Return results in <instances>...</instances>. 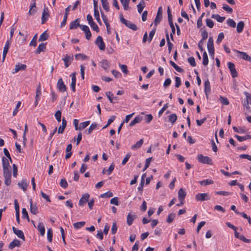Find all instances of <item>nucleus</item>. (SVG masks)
<instances>
[{
	"instance_id": "nucleus-27",
	"label": "nucleus",
	"mask_w": 251,
	"mask_h": 251,
	"mask_svg": "<svg viewBox=\"0 0 251 251\" xmlns=\"http://www.w3.org/2000/svg\"><path fill=\"white\" fill-rule=\"evenodd\" d=\"M136 215H131L130 213H129L127 216V224L128 226H131L134 220L136 219Z\"/></svg>"
},
{
	"instance_id": "nucleus-19",
	"label": "nucleus",
	"mask_w": 251,
	"mask_h": 251,
	"mask_svg": "<svg viewBox=\"0 0 251 251\" xmlns=\"http://www.w3.org/2000/svg\"><path fill=\"white\" fill-rule=\"evenodd\" d=\"M26 68V66L25 64H20L18 63L16 65L15 68L13 71H12V74H15L18 72L20 71L25 70Z\"/></svg>"
},
{
	"instance_id": "nucleus-4",
	"label": "nucleus",
	"mask_w": 251,
	"mask_h": 251,
	"mask_svg": "<svg viewBox=\"0 0 251 251\" xmlns=\"http://www.w3.org/2000/svg\"><path fill=\"white\" fill-rule=\"evenodd\" d=\"M87 20L90 26L94 31H96L97 32H99L100 31L99 27L93 21V18L90 14H88L87 15Z\"/></svg>"
},
{
	"instance_id": "nucleus-40",
	"label": "nucleus",
	"mask_w": 251,
	"mask_h": 251,
	"mask_svg": "<svg viewBox=\"0 0 251 251\" xmlns=\"http://www.w3.org/2000/svg\"><path fill=\"white\" fill-rule=\"evenodd\" d=\"M170 64L174 68V69L177 72L179 73H182L184 71L183 69L180 68L179 66H178L175 62L172 61H170Z\"/></svg>"
},
{
	"instance_id": "nucleus-51",
	"label": "nucleus",
	"mask_w": 251,
	"mask_h": 251,
	"mask_svg": "<svg viewBox=\"0 0 251 251\" xmlns=\"http://www.w3.org/2000/svg\"><path fill=\"white\" fill-rule=\"evenodd\" d=\"M94 17L96 20L97 21L98 23L100 24H101V21L100 17V14H99V11L98 10H94Z\"/></svg>"
},
{
	"instance_id": "nucleus-13",
	"label": "nucleus",
	"mask_w": 251,
	"mask_h": 251,
	"mask_svg": "<svg viewBox=\"0 0 251 251\" xmlns=\"http://www.w3.org/2000/svg\"><path fill=\"white\" fill-rule=\"evenodd\" d=\"M57 88L58 90L62 92L66 91V86L64 84V83L61 78H59L58 80Z\"/></svg>"
},
{
	"instance_id": "nucleus-5",
	"label": "nucleus",
	"mask_w": 251,
	"mask_h": 251,
	"mask_svg": "<svg viewBox=\"0 0 251 251\" xmlns=\"http://www.w3.org/2000/svg\"><path fill=\"white\" fill-rule=\"evenodd\" d=\"M198 160L199 162L203 164H212V160L209 157L205 156L202 154H199L198 155Z\"/></svg>"
},
{
	"instance_id": "nucleus-10",
	"label": "nucleus",
	"mask_w": 251,
	"mask_h": 251,
	"mask_svg": "<svg viewBox=\"0 0 251 251\" xmlns=\"http://www.w3.org/2000/svg\"><path fill=\"white\" fill-rule=\"evenodd\" d=\"M90 198V195L86 193L83 195L79 201L78 205L80 206H83L84 204L88 201Z\"/></svg>"
},
{
	"instance_id": "nucleus-33",
	"label": "nucleus",
	"mask_w": 251,
	"mask_h": 251,
	"mask_svg": "<svg viewBox=\"0 0 251 251\" xmlns=\"http://www.w3.org/2000/svg\"><path fill=\"white\" fill-rule=\"evenodd\" d=\"M144 142L143 139H140L135 145L131 146L132 150H135L141 148Z\"/></svg>"
},
{
	"instance_id": "nucleus-57",
	"label": "nucleus",
	"mask_w": 251,
	"mask_h": 251,
	"mask_svg": "<svg viewBox=\"0 0 251 251\" xmlns=\"http://www.w3.org/2000/svg\"><path fill=\"white\" fill-rule=\"evenodd\" d=\"M75 58L77 60L80 59L81 60H85L87 58V56L83 53H78L75 55Z\"/></svg>"
},
{
	"instance_id": "nucleus-16",
	"label": "nucleus",
	"mask_w": 251,
	"mask_h": 251,
	"mask_svg": "<svg viewBox=\"0 0 251 251\" xmlns=\"http://www.w3.org/2000/svg\"><path fill=\"white\" fill-rule=\"evenodd\" d=\"M12 229L13 232L20 238L22 239L23 240H25V237L23 232L21 230L18 229L16 228L15 227L13 226L12 227Z\"/></svg>"
},
{
	"instance_id": "nucleus-42",
	"label": "nucleus",
	"mask_w": 251,
	"mask_h": 251,
	"mask_svg": "<svg viewBox=\"0 0 251 251\" xmlns=\"http://www.w3.org/2000/svg\"><path fill=\"white\" fill-rule=\"evenodd\" d=\"M85 225V222L84 221H82L74 223L73 226L75 228L77 229L83 227V226H84Z\"/></svg>"
},
{
	"instance_id": "nucleus-54",
	"label": "nucleus",
	"mask_w": 251,
	"mask_h": 251,
	"mask_svg": "<svg viewBox=\"0 0 251 251\" xmlns=\"http://www.w3.org/2000/svg\"><path fill=\"white\" fill-rule=\"evenodd\" d=\"M222 8L224 10H225L228 13H231L233 11L232 8L230 7L228 5H227L226 4H223Z\"/></svg>"
},
{
	"instance_id": "nucleus-44",
	"label": "nucleus",
	"mask_w": 251,
	"mask_h": 251,
	"mask_svg": "<svg viewBox=\"0 0 251 251\" xmlns=\"http://www.w3.org/2000/svg\"><path fill=\"white\" fill-rule=\"evenodd\" d=\"M199 183H200V184L201 185L206 186V185H207L212 184L214 182H213V181L212 180L207 179H206V180H202V181H200L199 182Z\"/></svg>"
},
{
	"instance_id": "nucleus-31",
	"label": "nucleus",
	"mask_w": 251,
	"mask_h": 251,
	"mask_svg": "<svg viewBox=\"0 0 251 251\" xmlns=\"http://www.w3.org/2000/svg\"><path fill=\"white\" fill-rule=\"evenodd\" d=\"M235 137L237 138L238 141L239 142H242L244 141H245L248 139H251V135H247L244 136H240L238 135H235Z\"/></svg>"
},
{
	"instance_id": "nucleus-41",
	"label": "nucleus",
	"mask_w": 251,
	"mask_h": 251,
	"mask_svg": "<svg viewBox=\"0 0 251 251\" xmlns=\"http://www.w3.org/2000/svg\"><path fill=\"white\" fill-rule=\"evenodd\" d=\"M169 121L172 124H174L176 121L177 117L176 114H172L168 116Z\"/></svg>"
},
{
	"instance_id": "nucleus-1",
	"label": "nucleus",
	"mask_w": 251,
	"mask_h": 251,
	"mask_svg": "<svg viewBox=\"0 0 251 251\" xmlns=\"http://www.w3.org/2000/svg\"><path fill=\"white\" fill-rule=\"evenodd\" d=\"M246 96V100L243 103L245 107V114L249 115L251 113V94L248 92L244 93Z\"/></svg>"
},
{
	"instance_id": "nucleus-52",
	"label": "nucleus",
	"mask_w": 251,
	"mask_h": 251,
	"mask_svg": "<svg viewBox=\"0 0 251 251\" xmlns=\"http://www.w3.org/2000/svg\"><path fill=\"white\" fill-rule=\"evenodd\" d=\"M47 238L50 242H51L52 240V231L51 228H49L47 231Z\"/></svg>"
},
{
	"instance_id": "nucleus-25",
	"label": "nucleus",
	"mask_w": 251,
	"mask_h": 251,
	"mask_svg": "<svg viewBox=\"0 0 251 251\" xmlns=\"http://www.w3.org/2000/svg\"><path fill=\"white\" fill-rule=\"evenodd\" d=\"M101 67L106 71H108L110 63L108 60L103 59L100 62Z\"/></svg>"
},
{
	"instance_id": "nucleus-34",
	"label": "nucleus",
	"mask_w": 251,
	"mask_h": 251,
	"mask_svg": "<svg viewBox=\"0 0 251 251\" xmlns=\"http://www.w3.org/2000/svg\"><path fill=\"white\" fill-rule=\"evenodd\" d=\"M145 7V2L144 0L140 1L139 3L137 5L138 11L139 13H141L143 9Z\"/></svg>"
},
{
	"instance_id": "nucleus-56",
	"label": "nucleus",
	"mask_w": 251,
	"mask_h": 251,
	"mask_svg": "<svg viewBox=\"0 0 251 251\" xmlns=\"http://www.w3.org/2000/svg\"><path fill=\"white\" fill-rule=\"evenodd\" d=\"M37 38V34H36L33 36V37L32 38V40L30 41V42L29 43V46H30L36 47V46L37 45V43H36Z\"/></svg>"
},
{
	"instance_id": "nucleus-20",
	"label": "nucleus",
	"mask_w": 251,
	"mask_h": 251,
	"mask_svg": "<svg viewBox=\"0 0 251 251\" xmlns=\"http://www.w3.org/2000/svg\"><path fill=\"white\" fill-rule=\"evenodd\" d=\"M67 126V121L64 118H63L62 120V124L59 126L58 129V133L59 134L63 133L64 131V129Z\"/></svg>"
},
{
	"instance_id": "nucleus-8",
	"label": "nucleus",
	"mask_w": 251,
	"mask_h": 251,
	"mask_svg": "<svg viewBox=\"0 0 251 251\" xmlns=\"http://www.w3.org/2000/svg\"><path fill=\"white\" fill-rule=\"evenodd\" d=\"M195 199L197 201H204L210 200V197L207 193H199L196 195Z\"/></svg>"
},
{
	"instance_id": "nucleus-21",
	"label": "nucleus",
	"mask_w": 251,
	"mask_h": 251,
	"mask_svg": "<svg viewBox=\"0 0 251 251\" xmlns=\"http://www.w3.org/2000/svg\"><path fill=\"white\" fill-rule=\"evenodd\" d=\"M210 83L209 80L207 79L204 82V92L207 98H208V95L210 93Z\"/></svg>"
},
{
	"instance_id": "nucleus-3",
	"label": "nucleus",
	"mask_w": 251,
	"mask_h": 251,
	"mask_svg": "<svg viewBox=\"0 0 251 251\" xmlns=\"http://www.w3.org/2000/svg\"><path fill=\"white\" fill-rule=\"evenodd\" d=\"M120 18L121 22L125 25L128 28L134 31H136L138 29V27L135 24L129 21L126 20L122 14L120 15Z\"/></svg>"
},
{
	"instance_id": "nucleus-36",
	"label": "nucleus",
	"mask_w": 251,
	"mask_h": 251,
	"mask_svg": "<svg viewBox=\"0 0 251 251\" xmlns=\"http://www.w3.org/2000/svg\"><path fill=\"white\" fill-rule=\"evenodd\" d=\"M97 126V125L96 123L92 124L89 128L85 130V132L88 134H91L93 130L96 128Z\"/></svg>"
},
{
	"instance_id": "nucleus-32",
	"label": "nucleus",
	"mask_w": 251,
	"mask_h": 251,
	"mask_svg": "<svg viewBox=\"0 0 251 251\" xmlns=\"http://www.w3.org/2000/svg\"><path fill=\"white\" fill-rule=\"evenodd\" d=\"M211 18L216 20L217 22L220 23L223 22L226 19L225 17H221L219 14H212Z\"/></svg>"
},
{
	"instance_id": "nucleus-39",
	"label": "nucleus",
	"mask_w": 251,
	"mask_h": 251,
	"mask_svg": "<svg viewBox=\"0 0 251 251\" xmlns=\"http://www.w3.org/2000/svg\"><path fill=\"white\" fill-rule=\"evenodd\" d=\"M102 6L105 11L108 12L109 11V3L107 0H101Z\"/></svg>"
},
{
	"instance_id": "nucleus-26",
	"label": "nucleus",
	"mask_w": 251,
	"mask_h": 251,
	"mask_svg": "<svg viewBox=\"0 0 251 251\" xmlns=\"http://www.w3.org/2000/svg\"><path fill=\"white\" fill-rule=\"evenodd\" d=\"M46 48V43H42L40 44L38 48H37L36 50H35V52L36 54H39L41 53V51H45Z\"/></svg>"
},
{
	"instance_id": "nucleus-30",
	"label": "nucleus",
	"mask_w": 251,
	"mask_h": 251,
	"mask_svg": "<svg viewBox=\"0 0 251 251\" xmlns=\"http://www.w3.org/2000/svg\"><path fill=\"white\" fill-rule=\"evenodd\" d=\"M38 231L40 232L41 236H44L45 232V226L43 223H40L37 226Z\"/></svg>"
},
{
	"instance_id": "nucleus-61",
	"label": "nucleus",
	"mask_w": 251,
	"mask_h": 251,
	"mask_svg": "<svg viewBox=\"0 0 251 251\" xmlns=\"http://www.w3.org/2000/svg\"><path fill=\"white\" fill-rule=\"evenodd\" d=\"M227 24L229 26L231 27L234 28L236 27V23L232 19H229L227 20Z\"/></svg>"
},
{
	"instance_id": "nucleus-14",
	"label": "nucleus",
	"mask_w": 251,
	"mask_h": 251,
	"mask_svg": "<svg viewBox=\"0 0 251 251\" xmlns=\"http://www.w3.org/2000/svg\"><path fill=\"white\" fill-rule=\"evenodd\" d=\"M10 44V40H7V41H6V43L5 44V46H4V49H3V53H2V62H3L4 61L5 59L7 53V52L8 51V50H9Z\"/></svg>"
},
{
	"instance_id": "nucleus-62",
	"label": "nucleus",
	"mask_w": 251,
	"mask_h": 251,
	"mask_svg": "<svg viewBox=\"0 0 251 251\" xmlns=\"http://www.w3.org/2000/svg\"><path fill=\"white\" fill-rule=\"evenodd\" d=\"M113 193L111 192L110 191L107 192L105 193H103L100 195V197L102 198H110L113 196Z\"/></svg>"
},
{
	"instance_id": "nucleus-17",
	"label": "nucleus",
	"mask_w": 251,
	"mask_h": 251,
	"mask_svg": "<svg viewBox=\"0 0 251 251\" xmlns=\"http://www.w3.org/2000/svg\"><path fill=\"white\" fill-rule=\"evenodd\" d=\"M62 60L64 62L65 67L67 68L71 64V62L73 60V57L66 54L65 56L62 58Z\"/></svg>"
},
{
	"instance_id": "nucleus-9",
	"label": "nucleus",
	"mask_w": 251,
	"mask_h": 251,
	"mask_svg": "<svg viewBox=\"0 0 251 251\" xmlns=\"http://www.w3.org/2000/svg\"><path fill=\"white\" fill-rule=\"evenodd\" d=\"M95 44L99 47L100 50H103L105 49V44L103 41L102 38L100 36H99L96 41Z\"/></svg>"
},
{
	"instance_id": "nucleus-12",
	"label": "nucleus",
	"mask_w": 251,
	"mask_h": 251,
	"mask_svg": "<svg viewBox=\"0 0 251 251\" xmlns=\"http://www.w3.org/2000/svg\"><path fill=\"white\" fill-rule=\"evenodd\" d=\"M18 185L24 191H25L27 190L28 184L26 179H23L21 181L18 183Z\"/></svg>"
},
{
	"instance_id": "nucleus-24",
	"label": "nucleus",
	"mask_w": 251,
	"mask_h": 251,
	"mask_svg": "<svg viewBox=\"0 0 251 251\" xmlns=\"http://www.w3.org/2000/svg\"><path fill=\"white\" fill-rule=\"evenodd\" d=\"M30 212L34 215H36V214H37L38 213V208H37V206L35 204H32V200H30Z\"/></svg>"
},
{
	"instance_id": "nucleus-18",
	"label": "nucleus",
	"mask_w": 251,
	"mask_h": 251,
	"mask_svg": "<svg viewBox=\"0 0 251 251\" xmlns=\"http://www.w3.org/2000/svg\"><path fill=\"white\" fill-rule=\"evenodd\" d=\"M82 25L79 24V19H76L75 21L72 22L70 24V29H76L78 27L80 28V26Z\"/></svg>"
},
{
	"instance_id": "nucleus-23",
	"label": "nucleus",
	"mask_w": 251,
	"mask_h": 251,
	"mask_svg": "<svg viewBox=\"0 0 251 251\" xmlns=\"http://www.w3.org/2000/svg\"><path fill=\"white\" fill-rule=\"evenodd\" d=\"M207 46L208 51L214 50V41L212 37H210L209 38Z\"/></svg>"
},
{
	"instance_id": "nucleus-48",
	"label": "nucleus",
	"mask_w": 251,
	"mask_h": 251,
	"mask_svg": "<svg viewBox=\"0 0 251 251\" xmlns=\"http://www.w3.org/2000/svg\"><path fill=\"white\" fill-rule=\"evenodd\" d=\"M208 63V58L206 51H204L203 53V60L202 64L204 66H206Z\"/></svg>"
},
{
	"instance_id": "nucleus-35",
	"label": "nucleus",
	"mask_w": 251,
	"mask_h": 251,
	"mask_svg": "<svg viewBox=\"0 0 251 251\" xmlns=\"http://www.w3.org/2000/svg\"><path fill=\"white\" fill-rule=\"evenodd\" d=\"M9 159L6 158L5 157H2V168H10V164L9 162Z\"/></svg>"
},
{
	"instance_id": "nucleus-59",
	"label": "nucleus",
	"mask_w": 251,
	"mask_h": 251,
	"mask_svg": "<svg viewBox=\"0 0 251 251\" xmlns=\"http://www.w3.org/2000/svg\"><path fill=\"white\" fill-rule=\"evenodd\" d=\"M11 176H3L4 177V183L7 186H8L11 184Z\"/></svg>"
},
{
	"instance_id": "nucleus-2",
	"label": "nucleus",
	"mask_w": 251,
	"mask_h": 251,
	"mask_svg": "<svg viewBox=\"0 0 251 251\" xmlns=\"http://www.w3.org/2000/svg\"><path fill=\"white\" fill-rule=\"evenodd\" d=\"M168 20L170 27L171 28L172 32L171 33L170 36L172 40H174L173 35L175 34L176 29L173 22V16L171 13V11L169 6L167 8Z\"/></svg>"
},
{
	"instance_id": "nucleus-37",
	"label": "nucleus",
	"mask_w": 251,
	"mask_h": 251,
	"mask_svg": "<svg viewBox=\"0 0 251 251\" xmlns=\"http://www.w3.org/2000/svg\"><path fill=\"white\" fill-rule=\"evenodd\" d=\"M141 120H142V118L141 117H139V116H137V117H136L134 119V120L133 121H132L130 123L129 125L130 126H133L135 124L140 123L141 121Z\"/></svg>"
},
{
	"instance_id": "nucleus-46",
	"label": "nucleus",
	"mask_w": 251,
	"mask_h": 251,
	"mask_svg": "<svg viewBox=\"0 0 251 251\" xmlns=\"http://www.w3.org/2000/svg\"><path fill=\"white\" fill-rule=\"evenodd\" d=\"M121 3L124 6V8L125 10H127L129 9V0H120Z\"/></svg>"
},
{
	"instance_id": "nucleus-7",
	"label": "nucleus",
	"mask_w": 251,
	"mask_h": 251,
	"mask_svg": "<svg viewBox=\"0 0 251 251\" xmlns=\"http://www.w3.org/2000/svg\"><path fill=\"white\" fill-rule=\"evenodd\" d=\"M162 18V8L161 6L158 8L156 16L154 21V24L155 26H156L160 21H161Z\"/></svg>"
},
{
	"instance_id": "nucleus-55",
	"label": "nucleus",
	"mask_w": 251,
	"mask_h": 251,
	"mask_svg": "<svg viewBox=\"0 0 251 251\" xmlns=\"http://www.w3.org/2000/svg\"><path fill=\"white\" fill-rule=\"evenodd\" d=\"M22 214L23 219H26L28 222L30 221L28 213L25 208L22 209Z\"/></svg>"
},
{
	"instance_id": "nucleus-29",
	"label": "nucleus",
	"mask_w": 251,
	"mask_h": 251,
	"mask_svg": "<svg viewBox=\"0 0 251 251\" xmlns=\"http://www.w3.org/2000/svg\"><path fill=\"white\" fill-rule=\"evenodd\" d=\"M20 245V241L17 239H15L9 244V245L8 246V248L10 249H12L16 246L19 247Z\"/></svg>"
},
{
	"instance_id": "nucleus-28",
	"label": "nucleus",
	"mask_w": 251,
	"mask_h": 251,
	"mask_svg": "<svg viewBox=\"0 0 251 251\" xmlns=\"http://www.w3.org/2000/svg\"><path fill=\"white\" fill-rule=\"evenodd\" d=\"M165 33H166L167 43L168 46V51H169V53H170L172 50L173 45L170 42V38L169 37L168 32L167 30H165Z\"/></svg>"
},
{
	"instance_id": "nucleus-38",
	"label": "nucleus",
	"mask_w": 251,
	"mask_h": 251,
	"mask_svg": "<svg viewBox=\"0 0 251 251\" xmlns=\"http://www.w3.org/2000/svg\"><path fill=\"white\" fill-rule=\"evenodd\" d=\"M244 25V23L243 21H240L238 23L236 29L238 33H241L242 32Z\"/></svg>"
},
{
	"instance_id": "nucleus-49",
	"label": "nucleus",
	"mask_w": 251,
	"mask_h": 251,
	"mask_svg": "<svg viewBox=\"0 0 251 251\" xmlns=\"http://www.w3.org/2000/svg\"><path fill=\"white\" fill-rule=\"evenodd\" d=\"M176 217V214L174 213H171L170 214H169L167 217V222L168 223H172L173 220H174L175 218Z\"/></svg>"
},
{
	"instance_id": "nucleus-45",
	"label": "nucleus",
	"mask_w": 251,
	"mask_h": 251,
	"mask_svg": "<svg viewBox=\"0 0 251 251\" xmlns=\"http://www.w3.org/2000/svg\"><path fill=\"white\" fill-rule=\"evenodd\" d=\"M100 13H101V16L102 19L103 20V21L106 26V27L107 28V31H108V27L109 26V24L108 22L107 18L106 16L104 15V13L101 10H100Z\"/></svg>"
},
{
	"instance_id": "nucleus-6",
	"label": "nucleus",
	"mask_w": 251,
	"mask_h": 251,
	"mask_svg": "<svg viewBox=\"0 0 251 251\" xmlns=\"http://www.w3.org/2000/svg\"><path fill=\"white\" fill-rule=\"evenodd\" d=\"M227 65L232 77L235 78L236 77H237L238 73L235 69V66L234 64L231 62H229L227 63Z\"/></svg>"
},
{
	"instance_id": "nucleus-11",
	"label": "nucleus",
	"mask_w": 251,
	"mask_h": 251,
	"mask_svg": "<svg viewBox=\"0 0 251 251\" xmlns=\"http://www.w3.org/2000/svg\"><path fill=\"white\" fill-rule=\"evenodd\" d=\"M80 28L85 32L86 39L88 40H90L92 34L89 29V27L87 25H84L80 26Z\"/></svg>"
},
{
	"instance_id": "nucleus-43",
	"label": "nucleus",
	"mask_w": 251,
	"mask_h": 251,
	"mask_svg": "<svg viewBox=\"0 0 251 251\" xmlns=\"http://www.w3.org/2000/svg\"><path fill=\"white\" fill-rule=\"evenodd\" d=\"M49 17V14L45 11L44 10L42 13V24H43L48 20Z\"/></svg>"
},
{
	"instance_id": "nucleus-64",
	"label": "nucleus",
	"mask_w": 251,
	"mask_h": 251,
	"mask_svg": "<svg viewBox=\"0 0 251 251\" xmlns=\"http://www.w3.org/2000/svg\"><path fill=\"white\" fill-rule=\"evenodd\" d=\"M54 116L56 120L58 122H60L61 120V112L60 110L57 111L55 113Z\"/></svg>"
},
{
	"instance_id": "nucleus-60",
	"label": "nucleus",
	"mask_w": 251,
	"mask_h": 251,
	"mask_svg": "<svg viewBox=\"0 0 251 251\" xmlns=\"http://www.w3.org/2000/svg\"><path fill=\"white\" fill-rule=\"evenodd\" d=\"M106 96L107 97L111 103H115V101H113V95L111 92H107L106 93Z\"/></svg>"
},
{
	"instance_id": "nucleus-50",
	"label": "nucleus",
	"mask_w": 251,
	"mask_h": 251,
	"mask_svg": "<svg viewBox=\"0 0 251 251\" xmlns=\"http://www.w3.org/2000/svg\"><path fill=\"white\" fill-rule=\"evenodd\" d=\"M49 35L46 31L43 32L40 36L39 41H42L47 40L48 38Z\"/></svg>"
},
{
	"instance_id": "nucleus-53",
	"label": "nucleus",
	"mask_w": 251,
	"mask_h": 251,
	"mask_svg": "<svg viewBox=\"0 0 251 251\" xmlns=\"http://www.w3.org/2000/svg\"><path fill=\"white\" fill-rule=\"evenodd\" d=\"M90 123L89 121L80 123L78 130H82L86 127Z\"/></svg>"
},
{
	"instance_id": "nucleus-47",
	"label": "nucleus",
	"mask_w": 251,
	"mask_h": 251,
	"mask_svg": "<svg viewBox=\"0 0 251 251\" xmlns=\"http://www.w3.org/2000/svg\"><path fill=\"white\" fill-rule=\"evenodd\" d=\"M41 95V85H40V84H39L36 89V91L35 99H36L37 101L39 100V97Z\"/></svg>"
},
{
	"instance_id": "nucleus-63",
	"label": "nucleus",
	"mask_w": 251,
	"mask_h": 251,
	"mask_svg": "<svg viewBox=\"0 0 251 251\" xmlns=\"http://www.w3.org/2000/svg\"><path fill=\"white\" fill-rule=\"evenodd\" d=\"M60 185L62 188L65 189L68 186V183L66 179L65 178H62L61 179L60 182Z\"/></svg>"
},
{
	"instance_id": "nucleus-15",
	"label": "nucleus",
	"mask_w": 251,
	"mask_h": 251,
	"mask_svg": "<svg viewBox=\"0 0 251 251\" xmlns=\"http://www.w3.org/2000/svg\"><path fill=\"white\" fill-rule=\"evenodd\" d=\"M236 52L240 55L241 57L246 61L251 62V57L249 56L246 52L236 50Z\"/></svg>"
},
{
	"instance_id": "nucleus-22",
	"label": "nucleus",
	"mask_w": 251,
	"mask_h": 251,
	"mask_svg": "<svg viewBox=\"0 0 251 251\" xmlns=\"http://www.w3.org/2000/svg\"><path fill=\"white\" fill-rule=\"evenodd\" d=\"M186 196L185 191L182 189L180 188L178 192V198L179 201H183Z\"/></svg>"
},
{
	"instance_id": "nucleus-58",
	"label": "nucleus",
	"mask_w": 251,
	"mask_h": 251,
	"mask_svg": "<svg viewBox=\"0 0 251 251\" xmlns=\"http://www.w3.org/2000/svg\"><path fill=\"white\" fill-rule=\"evenodd\" d=\"M220 102L224 105H228L229 104V101L226 98L220 96Z\"/></svg>"
}]
</instances>
